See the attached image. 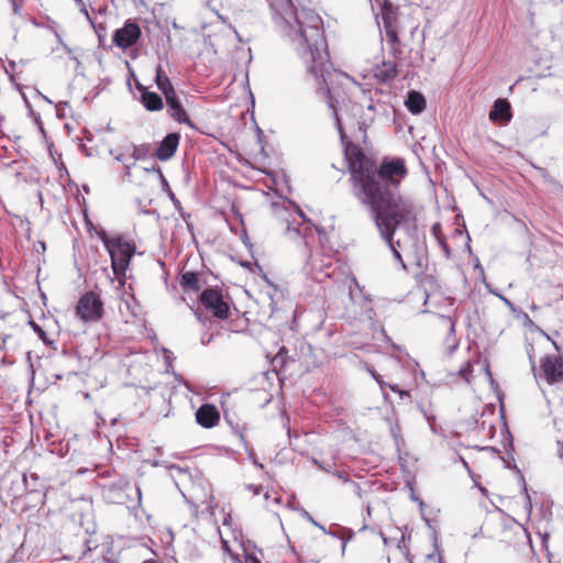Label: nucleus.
Returning <instances> with one entry per match:
<instances>
[{
    "label": "nucleus",
    "instance_id": "obj_1",
    "mask_svg": "<svg viewBox=\"0 0 563 563\" xmlns=\"http://www.w3.org/2000/svg\"><path fill=\"white\" fill-rule=\"evenodd\" d=\"M344 156L355 197L369 209L382 240L406 268L402 254L409 257L417 243V209L412 200L389 189L407 176L405 159L384 158L377 165L374 156L352 141L344 144Z\"/></svg>",
    "mask_w": 563,
    "mask_h": 563
},
{
    "label": "nucleus",
    "instance_id": "obj_2",
    "mask_svg": "<svg viewBox=\"0 0 563 563\" xmlns=\"http://www.w3.org/2000/svg\"><path fill=\"white\" fill-rule=\"evenodd\" d=\"M303 13L310 23L303 25L300 18H296L299 29L295 33L292 42L312 85L319 93L327 98L329 107L336 113V104L344 102L347 98L345 91L341 92V89H349L356 82L346 74L328 70L329 55L322 21L316 14ZM335 115L338 117V114Z\"/></svg>",
    "mask_w": 563,
    "mask_h": 563
},
{
    "label": "nucleus",
    "instance_id": "obj_3",
    "mask_svg": "<svg viewBox=\"0 0 563 563\" xmlns=\"http://www.w3.org/2000/svg\"><path fill=\"white\" fill-rule=\"evenodd\" d=\"M98 235L110 255L111 267L115 278L118 280L123 279L135 253V244L121 236H109L103 230L98 232Z\"/></svg>",
    "mask_w": 563,
    "mask_h": 563
},
{
    "label": "nucleus",
    "instance_id": "obj_4",
    "mask_svg": "<svg viewBox=\"0 0 563 563\" xmlns=\"http://www.w3.org/2000/svg\"><path fill=\"white\" fill-rule=\"evenodd\" d=\"M230 300L229 294H223V290L219 287H208L199 296V301L206 311L219 320L229 319L231 314Z\"/></svg>",
    "mask_w": 563,
    "mask_h": 563
},
{
    "label": "nucleus",
    "instance_id": "obj_5",
    "mask_svg": "<svg viewBox=\"0 0 563 563\" xmlns=\"http://www.w3.org/2000/svg\"><path fill=\"white\" fill-rule=\"evenodd\" d=\"M76 316L85 323L98 322L103 317V302L100 296L93 291L85 292L76 306Z\"/></svg>",
    "mask_w": 563,
    "mask_h": 563
},
{
    "label": "nucleus",
    "instance_id": "obj_6",
    "mask_svg": "<svg viewBox=\"0 0 563 563\" xmlns=\"http://www.w3.org/2000/svg\"><path fill=\"white\" fill-rule=\"evenodd\" d=\"M382 20L384 24L385 34L387 37L388 44L391 46V52L394 55L401 54L400 49V40L398 36L399 33V22L396 10L393 5L384 4L382 10Z\"/></svg>",
    "mask_w": 563,
    "mask_h": 563
},
{
    "label": "nucleus",
    "instance_id": "obj_7",
    "mask_svg": "<svg viewBox=\"0 0 563 563\" xmlns=\"http://www.w3.org/2000/svg\"><path fill=\"white\" fill-rule=\"evenodd\" d=\"M540 372L549 385L563 384V357L544 355L540 361Z\"/></svg>",
    "mask_w": 563,
    "mask_h": 563
},
{
    "label": "nucleus",
    "instance_id": "obj_8",
    "mask_svg": "<svg viewBox=\"0 0 563 563\" xmlns=\"http://www.w3.org/2000/svg\"><path fill=\"white\" fill-rule=\"evenodd\" d=\"M141 34L142 31L140 25L132 20H126L124 25L114 32L112 42L118 47L126 49L136 44L141 37Z\"/></svg>",
    "mask_w": 563,
    "mask_h": 563
},
{
    "label": "nucleus",
    "instance_id": "obj_9",
    "mask_svg": "<svg viewBox=\"0 0 563 563\" xmlns=\"http://www.w3.org/2000/svg\"><path fill=\"white\" fill-rule=\"evenodd\" d=\"M196 421L205 429H211L220 422V411L212 404L201 405L195 413Z\"/></svg>",
    "mask_w": 563,
    "mask_h": 563
},
{
    "label": "nucleus",
    "instance_id": "obj_10",
    "mask_svg": "<svg viewBox=\"0 0 563 563\" xmlns=\"http://www.w3.org/2000/svg\"><path fill=\"white\" fill-rule=\"evenodd\" d=\"M180 135L179 133L173 132L168 133L162 142L158 144V147L155 151V156L159 161H168L170 159L179 145Z\"/></svg>",
    "mask_w": 563,
    "mask_h": 563
},
{
    "label": "nucleus",
    "instance_id": "obj_11",
    "mask_svg": "<svg viewBox=\"0 0 563 563\" xmlns=\"http://www.w3.org/2000/svg\"><path fill=\"white\" fill-rule=\"evenodd\" d=\"M165 99L169 115L178 123H184L192 128L194 124L190 118L188 117L186 110L181 106L179 99L177 98V95L174 93L172 96H167Z\"/></svg>",
    "mask_w": 563,
    "mask_h": 563
},
{
    "label": "nucleus",
    "instance_id": "obj_12",
    "mask_svg": "<svg viewBox=\"0 0 563 563\" xmlns=\"http://www.w3.org/2000/svg\"><path fill=\"white\" fill-rule=\"evenodd\" d=\"M398 75L397 65L391 60H383L380 64L376 65L374 69V77L378 82H389L394 80Z\"/></svg>",
    "mask_w": 563,
    "mask_h": 563
},
{
    "label": "nucleus",
    "instance_id": "obj_13",
    "mask_svg": "<svg viewBox=\"0 0 563 563\" xmlns=\"http://www.w3.org/2000/svg\"><path fill=\"white\" fill-rule=\"evenodd\" d=\"M511 117V107L508 100L497 99L489 112V120L493 122H509Z\"/></svg>",
    "mask_w": 563,
    "mask_h": 563
},
{
    "label": "nucleus",
    "instance_id": "obj_14",
    "mask_svg": "<svg viewBox=\"0 0 563 563\" xmlns=\"http://www.w3.org/2000/svg\"><path fill=\"white\" fill-rule=\"evenodd\" d=\"M406 107L412 114H419L423 112V110L427 107L426 98L422 93L411 90L408 92L407 100H406Z\"/></svg>",
    "mask_w": 563,
    "mask_h": 563
},
{
    "label": "nucleus",
    "instance_id": "obj_15",
    "mask_svg": "<svg viewBox=\"0 0 563 563\" xmlns=\"http://www.w3.org/2000/svg\"><path fill=\"white\" fill-rule=\"evenodd\" d=\"M180 286L184 291H198L200 286V274L196 272H184L180 276Z\"/></svg>",
    "mask_w": 563,
    "mask_h": 563
},
{
    "label": "nucleus",
    "instance_id": "obj_16",
    "mask_svg": "<svg viewBox=\"0 0 563 563\" xmlns=\"http://www.w3.org/2000/svg\"><path fill=\"white\" fill-rule=\"evenodd\" d=\"M141 101L148 111H159L164 107L162 97L153 91H143Z\"/></svg>",
    "mask_w": 563,
    "mask_h": 563
},
{
    "label": "nucleus",
    "instance_id": "obj_17",
    "mask_svg": "<svg viewBox=\"0 0 563 563\" xmlns=\"http://www.w3.org/2000/svg\"><path fill=\"white\" fill-rule=\"evenodd\" d=\"M155 81H156L157 88L164 93L165 98L167 96H172V95L176 93L168 76L163 70L162 66H158L156 69Z\"/></svg>",
    "mask_w": 563,
    "mask_h": 563
},
{
    "label": "nucleus",
    "instance_id": "obj_18",
    "mask_svg": "<svg viewBox=\"0 0 563 563\" xmlns=\"http://www.w3.org/2000/svg\"><path fill=\"white\" fill-rule=\"evenodd\" d=\"M439 325L446 331L449 335H453L455 333V322L450 317L440 316L438 318Z\"/></svg>",
    "mask_w": 563,
    "mask_h": 563
},
{
    "label": "nucleus",
    "instance_id": "obj_19",
    "mask_svg": "<svg viewBox=\"0 0 563 563\" xmlns=\"http://www.w3.org/2000/svg\"><path fill=\"white\" fill-rule=\"evenodd\" d=\"M222 549L230 556L232 563H242L240 554L239 553H234L231 550V548L229 547L228 541H222Z\"/></svg>",
    "mask_w": 563,
    "mask_h": 563
},
{
    "label": "nucleus",
    "instance_id": "obj_20",
    "mask_svg": "<svg viewBox=\"0 0 563 563\" xmlns=\"http://www.w3.org/2000/svg\"><path fill=\"white\" fill-rule=\"evenodd\" d=\"M432 234L434 235L435 240L438 241V243L441 241V240H445L443 233H442V230H441V225L439 223H435L432 225Z\"/></svg>",
    "mask_w": 563,
    "mask_h": 563
},
{
    "label": "nucleus",
    "instance_id": "obj_21",
    "mask_svg": "<svg viewBox=\"0 0 563 563\" xmlns=\"http://www.w3.org/2000/svg\"><path fill=\"white\" fill-rule=\"evenodd\" d=\"M472 373V365L471 363H466L461 369H460V375L468 380V375Z\"/></svg>",
    "mask_w": 563,
    "mask_h": 563
},
{
    "label": "nucleus",
    "instance_id": "obj_22",
    "mask_svg": "<svg viewBox=\"0 0 563 563\" xmlns=\"http://www.w3.org/2000/svg\"><path fill=\"white\" fill-rule=\"evenodd\" d=\"M439 245L441 246V249H442V251H443V253H444L445 257H446V258H450V257H451V250H450L449 244L446 243V240H441V241L439 242Z\"/></svg>",
    "mask_w": 563,
    "mask_h": 563
},
{
    "label": "nucleus",
    "instance_id": "obj_23",
    "mask_svg": "<svg viewBox=\"0 0 563 563\" xmlns=\"http://www.w3.org/2000/svg\"><path fill=\"white\" fill-rule=\"evenodd\" d=\"M556 455L563 463V438L556 441Z\"/></svg>",
    "mask_w": 563,
    "mask_h": 563
},
{
    "label": "nucleus",
    "instance_id": "obj_24",
    "mask_svg": "<svg viewBox=\"0 0 563 563\" xmlns=\"http://www.w3.org/2000/svg\"><path fill=\"white\" fill-rule=\"evenodd\" d=\"M243 552H244V563H261V561L254 554L246 553L245 551H243Z\"/></svg>",
    "mask_w": 563,
    "mask_h": 563
},
{
    "label": "nucleus",
    "instance_id": "obj_25",
    "mask_svg": "<svg viewBox=\"0 0 563 563\" xmlns=\"http://www.w3.org/2000/svg\"><path fill=\"white\" fill-rule=\"evenodd\" d=\"M246 489L250 490L253 495L256 496V495H258L263 490V487L250 484V485L246 486Z\"/></svg>",
    "mask_w": 563,
    "mask_h": 563
},
{
    "label": "nucleus",
    "instance_id": "obj_26",
    "mask_svg": "<svg viewBox=\"0 0 563 563\" xmlns=\"http://www.w3.org/2000/svg\"><path fill=\"white\" fill-rule=\"evenodd\" d=\"M32 327H33L34 331L36 333H38L40 338L42 340H44L45 332L42 330V328L40 325H37L36 323H34V322H32Z\"/></svg>",
    "mask_w": 563,
    "mask_h": 563
},
{
    "label": "nucleus",
    "instance_id": "obj_27",
    "mask_svg": "<svg viewBox=\"0 0 563 563\" xmlns=\"http://www.w3.org/2000/svg\"><path fill=\"white\" fill-rule=\"evenodd\" d=\"M371 123H372V121L369 123L363 122L361 124L360 129L363 130L364 134H366L367 129L371 126Z\"/></svg>",
    "mask_w": 563,
    "mask_h": 563
},
{
    "label": "nucleus",
    "instance_id": "obj_28",
    "mask_svg": "<svg viewBox=\"0 0 563 563\" xmlns=\"http://www.w3.org/2000/svg\"><path fill=\"white\" fill-rule=\"evenodd\" d=\"M454 233L457 235H462V231L460 229H455Z\"/></svg>",
    "mask_w": 563,
    "mask_h": 563
},
{
    "label": "nucleus",
    "instance_id": "obj_29",
    "mask_svg": "<svg viewBox=\"0 0 563 563\" xmlns=\"http://www.w3.org/2000/svg\"><path fill=\"white\" fill-rule=\"evenodd\" d=\"M142 563H156L154 560H145L144 562Z\"/></svg>",
    "mask_w": 563,
    "mask_h": 563
},
{
    "label": "nucleus",
    "instance_id": "obj_30",
    "mask_svg": "<svg viewBox=\"0 0 563 563\" xmlns=\"http://www.w3.org/2000/svg\"><path fill=\"white\" fill-rule=\"evenodd\" d=\"M368 110L374 111V110H375L374 106H373V104H369V106H368Z\"/></svg>",
    "mask_w": 563,
    "mask_h": 563
},
{
    "label": "nucleus",
    "instance_id": "obj_31",
    "mask_svg": "<svg viewBox=\"0 0 563 563\" xmlns=\"http://www.w3.org/2000/svg\"><path fill=\"white\" fill-rule=\"evenodd\" d=\"M553 345L556 349V351H560V347H559V345L555 342H553Z\"/></svg>",
    "mask_w": 563,
    "mask_h": 563
},
{
    "label": "nucleus",
    "instance_id": "obj_32",
    "mask_svg": "<svg viewBox=\"0 0 563 563\" xmlns=\"http://www.w3.org/2000/svg\"><path fill=\"white\" fill-rule=\"evenodd\" d=\"M77 3H82V0H75Z\"/></svg>",
    "mask_w": 563,
    "mask_h": 563
},
{
    "label": "nucleus",
    "instance_id": "obj_33",
    "mask_svg": "<svg viewBox=\"0 0 563 563\" xmlns=\"http://www.w3.org/2000/svg\"><path fill=\"white\" fill-rule=\"evenodd\" d=\"M377 2H379V0H376Z\"/></svg>",
    "mask_w": 563,
    "mask_h": 563
}]
</instances>
